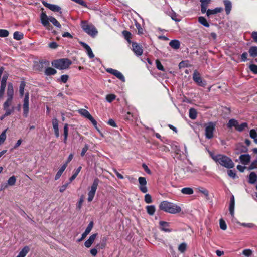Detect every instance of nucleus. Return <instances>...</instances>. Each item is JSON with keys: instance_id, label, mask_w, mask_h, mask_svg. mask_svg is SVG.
I'll return each mask as SVG.
<instances>
[{"instance_id": "obj_1", "label": "nucleus", "mask_w": 257, "mask_h": 257, "mask_svg": "<svg viewBox=\"0 0 257 257\" xmlns=\"http://www.w3.org/2000/svg\"><path fill=\"white\" fill-rule=\"evenodd\" d=\"M14 96V88L12 83H9L7 91V99L3 104V108L5 111L6 115H10L14 111V108H10L12 104Z\"/></svg>"}, {"instance_id": "obj_2", "label": "nucleus", "mask_w": 257, "mask_h": 257, "mask_svg": "<svg viewBox=\"0 0 257 257\" xmlns=\"http://www.w3.org/2000/svg\"><path fill=\"white\" fill-rule=\"evenodd\" d=\"M159 208L161 210L173 214L178 213L181 211V208L179 206L167 201L162 202Z\"/></svg>"}, {"instance_id": "obj_3", "label": "nucleus", "mask_w": 257, "mask_h": 257, "mask_svg": "<svg viewBox=\"0 0 257 257\" xmlns=\"http://www.w3.org/2000/svg\"><path fill=\"white\" fill-rule=\"evenodd\" d=\"M212 158L220 165L228 168L231 169L234 167V163L231 159L228 157L218 154L217 155H212L211 154Z\"/></svg>"}, {"instance_id": "obj_4", "label": "nucleus", "mask_w": 257, "mask_h": 257, "mask_svg": "<svg viewBox=\"0 0 257 257\" xmlns=\"http://www.w3.org/2000/svg\"><path fill=\"white\" fill-rule=\"evenodd\" d=\"M71 64V61L67 58L56 60L52 63L53 66L60 70L68 68Z\"/></svg>"}, {"instance_id": "obj_5", "label": "nucleus", "mask_w": 257, "mask_h": 257, "mask_svg": "<svg viewBox=\"0 0 257 257\" xmlns=\"http://www.w3.org/2000/svg\"><path fill=\"white\" fill-rule=\"evenodd\" d=\"M81 26L83 30L91 36H95L98 33L94 25L88 24L86 21H82Z\"/></svg>"}, {"instance_id": "obj_6", "label": "nucleus", "mask_w": 257, "mask_h": 257, "mask_svg": "<svg viewBox=\"0 0 257 257\" xmlns=\"http://www.w3.org/2000/svg\"><path fill=\"white\" fill-rule=\"evenodd\" d=\"M78 112L82 116L89 119L92 122L95 128L98 131H99V130L97 127V121L94 119V118L92 116V115L90 114L88 111L85 109H80L78 110Z\"/></svg>"}, {"instance_id": "obj_7", "label": "nucleus", "mask_w": 257, "mask_h": 257, "mask_svg": "<svg viewBox=\"0 0 257 257\" xmlns=\"http://www.w3.org/2000/svg\"><path fill=\"white\" fill-rule=\"evenodd\" d=\"M99 184V180L97 178L94 179L93 184L91 187L90 190L88 192V201L91 202L95 196L97 186Z\"/></svg>"}, {"instance_id": "obj_8", "label": "nucleus", "mask_w": 257, "mask_h": 257, "mask_svg": "<svg viewBox=\"0 0 257 257\" xmlns=\"http://www.w3.org/2000/svg\"><path fill=\"white\" fill-rule=\"evenodd\" d=\"M215 127V124L212 122L205 124V135L206 138L210 139L213 138Z\"/></svg>"}, {"instance_id": "obj_9", "label": "nucleus", "mask_w": 257, "mask_h": 257, "mask_svg": "<svg viewBox=\"0 0 257 257\" xmlns=\"http://www.w3.org/2000/svg\"><path fill=\"white\" fill-rule=\"evenodd\" d=\"M193 80L199 86L204 87L206 85V82L203 80L200 74L197 70H195L193 74Z\"/></svg>"}, {"instance_id": "obj_10", "label": "nucleus", "mask_w": 257, "mask_h": 257, "mask_svg": "<svg viewBox=\"0 0 257 257\" xmlns=\"http://www.w3.org/2000/svg\"><path fill=\"white\" fill-rule=\"evenodd\" d=\"M29 95L28 93H26L25 95L24 99V104H23V111H24V115L25 117L28 116L29 107Z\"/></svg>"}, {"instance_id": "obj_11", "label": "nucleus", "mask_w": 257, "mask_h": 257, "mask_svg": "<svg viewBox=\"0 0 257 257\" xmlns=\"http://www.w3.org/2000/svg\"><path fill=\"white\" fill-rule=\"evenodd\" d=\"M139 183V189L141 191L144 193H146L148 191V189L146 186L147 181L145 177H140L138 179Z\"/></svg>"}, {"instance_id": "obj_12", "label": "nucleus", "mask_w": 257, "mask_h": 257, "mask_svg": "<svg viewBox=\"0 0 257 257\" xmlns=\"http://www.w3.org/2000/svg\"><path fill=\"white\" fill-rule=\"evenodd\" d=\"M106 71L110 74H112L115 76L117 78L120 79L123 82L125 81V78L123 74L119 71L113 69L112 68H108L106 69Z\"/></svg>"}, {"instance_id": "obj_13", "label": "nucleus", "mask_w": 257, "mask_h": 257, "mask_svg": "<svg viewBox=\"0 0 257 257\" xmlns=\"http://www.w3.org/2000/svg\"><path fill=\"white\" fill-rule=\"evenodd\" d=\"M132 50L134 53L138 56H140L143 54L142 47L137 43H132Z\"/></svg>"}, {"instance_id": "obj_14", "label": "nucleus", "mask_w": 257, "mask_h": 257, "mask_svg": "<svg viewBox=\"0 0 257 257\" xmlns=\"http://www.w3.org/2000/svg\"><path fill=\"white\" fill-rule=\"evenodd\" d=\"M93 227V222L92 221L90 222L85 229V231L82 234L81 238H80L78 241H81L84 239L91 232L92 228Z\"/></svg>"}, {"instance_id": "obj_15", "label": "nucleus", "mask_w": 257, "mask_h": 257, "mask_svg": "<svg viewBox=\"0 0 257 257\" xmlns=\"http://www.w3.org/2000/svg\"><path fill=\"white\" fill-rule=\"evenodd\" d=\"M227 125L228 128L234 127L236 130L241 131V125H239L238 121L234 119L229 120Z\"/></svg>"}, {"instance_id": "obj_16", "label": "nucleus", "mask_w": 257, "mask_h": 257, "mask_svg": "<svg viewBox=\"0 0 257 257\" xmlns=\"http://www.w3.org/2000/svg\"><path fill=\"white\" fill-rule=\"evenodd\" d=\"M42 4L44 6L47 7L48 9L53 12H59L61 9V8L58 5L50 4L44 1L42 2Z\"/></svg>"}, {"instance_id": "obj_17", "label": "nucleus", "mask_w": 257, "mask_h": 257, "mask_svg": "<svg viewBox=\"0 0 257 257\" xmlns=\"http://www.w3.org/2000/svg\"><path fill=\"white\" fill-rule=\"evenodd\" d=\"M97 234L95 233L92 234L91 236H89V238L85 242L84 245L87 248H89L91 247L92 244L94 243L96 237H97Z\"/></svg>"}, {"instance_id": "obj_18", "label": "nucleus", "mask_w": 257, "mask_h": 257, "mask_svg": "<svg viewBox=\"0 0 257 257\" xmlns=\"http://www.w3.org/2000/svg\"><path fill=\"white\" fill-rule=\"evenodd\" d=\"M79 43L81 45V46H83V48H85V50H86L87 55H88L89 57L90 58H94V55L93 54V52L91 48L89 47V46L86 43L82 41L80 42Z\"/></svg>"}, {"instance_id": "obj_19", "label": "nucleus", "mask_w": 257, "mask_h": 257, "mask_svg": "<svg viewBox=\"0 0 257 257\" xmlns=\"http://www.w3.org/2000/svg\"><path fill=\"white\" fill-rule=\"evenodd\" d=\"M41 21L43 26L46 27H48L50 26V23L49 22V18L45 12H42L41 14Z\"/></svg>"}, {"instance_id": "obj_20", "label": "nucleus", "mask_w": 257, "mask_h": 257, "mask_svg": "<svg viewBox=\"0 0 257 257\" xmlns=\"http://www.w3.org/2000/svg\"><path fill=\"white\" fill-rule=\"evenodd\" d=\"M235 206L234 197L233 195H231L230 199V202L229 205V211L230 215L234 217V211Z\"/></svg>"}, {"instance_id": "obj_21", "label": "nucleus", "mask_w": 257, "mask_h": 257, "mask_svg": "<svg viewBox=\"0 0 257 257\" xmlns=\"http://www.w3.org/2000/svg\"><path fill=\"white\" fill-rule=\"evenodd\" d=\"M52 125L54 130V133L55 136L57 138L59 137V122L57 118H53L52 120Z\"/></svg>"}, {"instance_id": "obj_22", "label": "nucleus", "mask_w": 257, "mask_h": 257, "mask_svg": "<svg viewBox=\"0 0 257 257\" xmlns=\"http://www.w3.org/2000/svg\"><path fill=\"white\" fill-rule=\"evenodd\" d=\"M159 225L161 230L166 232H170L171 231V230L168 228L169 226V223L168 222L161 221L159 222Z\"/></svg>"}, {"instance_id": "obj_23", "label": "nucleus", "mask_w": 257, "mask_h": 257, "mask_svg": "<svg viewBox=\"0 0 257 257\" xmlns=\"http://www.w3.org/2000/svg\"><path fill=\"white\" fill-rule=\"evenodd\" d=\"M30 251V247L28 246H24L19 252L16 257H25Z\"/></svg>"}, {"instance_id": "obj_24", "label": "nucleus", "mask_w": 257, "mask_h": 257, "mask_svg": "<svg viewBox=\"0 0 257 257\" xmlns=\"http://www.w3.org/2000/svg\"><path fill=\"white\" fill-rule=\"evenodd\" d=\"M223 3L225 6V10L227 15H228L232 8V4L230 1L229 0H224Z\"/></svg>"}, {"instance_id": "obj_25", "label": "nucleus", "mask_w": 257, "mask_h": 257, "mask_svg": "<svg viewBox=\"0 0 257 257\" xmlns=\"http://www.w3.org/2000/svg\"><path fill=\"white\" fill-rule=\"evenodd\" d=\"M257 181V175L254 172H251L248 176V183L251 184H254Z\"/></svg>"}, {"instance_id": "obj_26", "label": "nucleus", "mask_w": 257, "mask_h": 257, "mask_svg": "<svg viewBox=\"0 0 257 257\" xmlns=\"http://www.w3.org/2000/svg\"><path fill=\"white\" fill-rule=\"evenodd\" d=\"M223 10V8L221 7H217L214 9H208L207 11V16H209L211 15H214L217 14L218 13H220L222 12Z\"/></svg>"}, {"instance_id": "obj_27", "label": "nucleus", "mask_w": 257, "mask_h": 257, "mask_svg": "<svg viewBox=\"0 0 257 257\" xmlns=\"http://www.w3.org/2000/svg\"><path fill=\"white\" fill-rule=\"evenodd\" d=\"M169 45L174 49H178L180 47V43L178 40H173L170 42Z\"/></svg>"}, {"instance_id": "obj_28", "label": "nucleus", "mask_w": 257, "mask_h": 257, "mask_svg": "<svg viewBox=\"0 0 257 257\" xmlns=\"http://www.w3.org/2000/svg\"><path fill=\"white\" fill-rule=\"evenodd\" d=\"M248 52L250 56L252 57H257V47L251 46L250 47Z\"/></svg>"}, {"instance_id": "obj_29", "label": "nucleus", "mask_w": 257, "mask_h": 257, "mask_svg": "<svg viewBox=\"0 0 257 257\" xmlns=\"http://www.w3.org/2000/svg\"><path fill=\"white\" fill-rule=\"evenodd\" d=\"M181 192L182 193L186 195H191L194 193L193 189L190 187L183 188L181 189Z\"/></svg>"}, {"instance_id": "obj_30", "label": "nucleus", "mask_w": 257, "mask_h": 257, "mask_svg": "<svg viewBox=\"0 0 257 257\" xmlns=\"http://www.w3.org/2000/svg\"><path fill=\"white\" fill-rule=\"evenodd\" d=\"M250 161V156L248 154L242 155V164L246 165Z\"/></svg>"}, {"instance_id": "obj_31", "label": "nucleus", "mask_w": 257, "mask_h": 257, "mask_svg": "<svg viewBox=\"0 0 257 257\" xmlns=\"http://www.w3.org/2000/svg\"><path fill=\"white\" fill-rule=\"evenodd\" d=\"M56 70L53 68L48 67L45 71V74L47 76L53 75L56 73Z\"/></svg>"}, {"instance_id": "obj_32", "label": "nucleus", "mask_w": 257, "mask_h": 257, "mask_svg": "<svg viewBox=\"0 0 257 257\" xmlns=\"http://www.w3.org/2000/svg\"><path fill=\"white\" fill-rule=\"evenodd\" d=\"M189 117L192 119H195L197 117V111L196 110L193 108H191L189 109Z\"/></svg>"}, {"instance_id": "obj_33", "label": "nucleus", "mask_w": 257, "mask_h": 257, "mask_svg": "<svg viewBox=\"0 0 257 257\" xmlns=\"http://www.w3.org/2000/svg\"><path fill=\"white\" fill-rule=\"evenodd\" d=\"M68 136V125L65 124L64 126V143L66 144Z\"/></svg>"}, {"instance_id": "obj_34", "label": "nucleus", "mask_w": 257, "mask_h": 257, "mask_svg": "<svg viewBox=\"0 0 257 257\" xmlns=\"http://www.w3.org/2000/svg\"><path fill=\"white\" fill-rule=\"evenodd\" d=\"M49 20L56 27L59 28L61 27V24L54 17H49Z\"/></svg>"}, {"instance_id": "obj_35", "label": "nucleus", "mask_w": 257, "mask_h": 257, "mask_svg": "<svg viewBox=\"0 0 257 257\" xmlns=\"http://www.w3.org/2000/svg\"><path fill=\"white\" fill-rule=\"evenodd\" d=\"M198 22L206 27H209V24L207 22V20L203 17L200 16L198 18Z\"/></svg>"}, {"instance_id": "obj_36", "label": "nucleus", "mask_w": 257, "mask_h": 257, "mask_svg": "<svg viewBox=\"0 0 257 257\" xmlns=\"http://www.w3.org/2000/svg\"><path fill=\"white\" fill-rule=\"evenodd\" d=\"M170 16H171L172 20L176 22H179L181 20L180 17L174 11H172L170 13Z\"/></svg>"}, {"instance_id": "obj_37", "label": "nucleus", "mask_w": 257, "mask_h": 257, "mask_svg": "<svg viewBox=\"0 0 257 257\" xmlns=\"http://www.w3.org/2000/svg\"><path fill=\"white\" fill-rule=\"evenodd\" d=\"M16 177L12 176L8 179L7 183L8 186H14L16 184Z\"/></svg>"}, {"instance_id": "obj_38", "label": "nucleus", "mask_w": 257, "mask_h": 257, "mask_svg": "<svg viewBox=\"0 0 257 257\" xmlns=\"http://www.w3.org/2000/svg\"><path fill=\"white\" fill-rule=\"evenodd\" d=\"M147 212L150 215H153L155 212V207L154 205H149L146 207Z\"/></svg>"}, {"instance_id": "obj_39", "label": "nucleus", "mask_w": 257, "mask_h": 257, "mask_svg": "<svg viewBox=\"0 0 257 257\" xmlns=\"http://www.w3.org/2000/svg\"><path fill=\"white\" fill-rule=\"evenodd\" d=\"M6 86V83L2 82L1 83V88H0V99H2L4 96L5 88Z\"/></svg>"}, {"instance_id": "obj_40", "label": "nucleus", "mask_w": 257, "mask_h": 257, "mask_svg": "<svg viewBox=\"0 0 257 257\" xmlns=\"http://www.w3.org/2000/svg\"><path fill=\"white\" fill-rule=\"evenodd\" d=\"M13 37L17 40H20L23 38V34L20 32L16 31L14 32Z\"/></svg>"}, {"instance_id": "obj_41", "label": "nucleus", "mask_w": 257, "mask_h": 257, "mask_svg": "<svg viewBox=\"0 0 257 257\" xmlns=\"http://www.w3.org/2000/svg\"><path fill=\"white\" fill-rule=\"evenodd\" d=\"M122 34L125 39L129 43H131L130 39L131 38V33L127 31H123Z\"/></svg>"}, {"instance_id": "obj_42", "label": "nucleus", "mask_w": 257, "mask_h": 257, "mask_svg": "<svg viewBox=\"0 0 257 257\" xmlns=\"http://www.w3.org/2000/svg\"><path fill=\"white\" fill-rule=\"evenodd\" d=\"M242 254L246 257H251L253 254L252 251L250 249H244L242 251Z\"/></svg>"}, {"instance_id": "obj_43", "label": "nucleus", "mask_w": 257, "mask_h": 257, "mask_svg": "<svg viewBox=\"0 0 257 257\" xmlns=\"http://www.w3.org/2000/svg\"><path fill=\"white\" fill-rule=\"evenodd\" d=\"M7 129L4 130L0 135V145L3 144V143L5 142V141L6 139V132Z\"/></svg>"}, {"instance_id": "obj_44", "label": "nucleus", "mask_w": 257, "mask_h": 257, "mask_svg": "<svg viewBox=\"0 0 257 257\" xmlns=\"http://www.w3.org/2000/svg\"><path fill=\"white\" fill-rule=\"evenodd\" d=\"M81 169H82V167L81 166H79L76 169L75 172L74 173V174L70 178V182L72 181L73 180H74L76 178V177L77 176L78 174L79 173V172L81 170Z\"/></svg>"}, {"instance_id": "obj_45", "label": "nucleus", "mask_w": 257, "mask_h": 257, "mask_svg": "<svg viewBox=\"0 0 257 257\" xmlns=\"http://www.w3.org/2000/svg\"><path fill=\"white\" fill-rule=\"evenodd\" d=\"M219 225L220 228L223 230H225L227 229L226 224L222 219L219 220Z\"/></svg>"}, {"instance_id": "obj_46", "label": "nucleus", "mask_w": 257, "mask_h": 257, "mask_svg": "<svg viewBox=\"0 0 257 257\" xmlns=\"http://www.w3.org/2000/svg\"><path fill=\"white\" fill-rule=\"evenodd\" d=\"M25 86V83L24 82H22L20 84L19 87L20 94L21 96H22L24 93V88Z\"/></svg>"}, {"instance_id": "obj_47", "label": "nucleus", "mask_w": 257, "mask_h": 257, "mask_svg": "<svg viewBox=\"0 0 257 257\" xmlns=\"http://www.w3.org/2000/svg\"><path fill=\"white\" fill-rule=\"evenodd\" d=\"M116 98V96L114 94H108L106 96V99L108 102H111Z\"/></svg>"}, {"instance_id": "obj_48", "label": "nucleus", "mask_w": 257, "mask_h": 257, "mask_svg": "<svg viewBox=\"0 0 257 257\" xmlns=\"http://www.w3.org/2000/svg\"><path fill=\"white\" fill-rule=\"evenodd\" d=\"M187 244L185 243H182L180 244L178 247V250L181 253L184 252L186 249Z\"/></svg>"}, {"instance_id": "obj_49", "label": "nucleus", "mask_w": 257, "mask_h": 257, "mask_svg": "<svg viewBox=\"0 0 257 257\" xmlns=\"http://www.w3.org/2000/svg\"><path fill=\"white\" fill-rule=\"evenodd\" d=\"M9 32L8 30L5 29H0V37H6L8 36Z\"/></svg>"}, {"instance_id": "obj_50", "label": "nucleus", "mask_w": 257, "mask_h": 257, "mask_svg": "<svg viewBox=\"0 0 257 257\" xmlns=\"http://www.w3.org/2000/svg\"><path fill=\"white\" fill-rule=\"evenodd\" d=\"M250 71L255 74H257V65L250 64L249 66Z\"/></svg>"}, {"instance_id": "obj_51", "label": "nucleus", "mask_w": 257, "mask_h": 257, "mask_svg": "<svg viewBox=\"0 0 257 257\" xmlns=\"http://www.w3.org/2000/svg\"><path fill=\"white\" fill-rule=\"evenodd\" d=\"M84 202V197L83 196H81L80 198L79 199V200L77 204V208L80 210L82 208L83 203Z\"/></svg>"}, {"instance_id": "obj_52", "label": "nucleus", "mask_w": 257, "mask_h": 257, "mask_svg": "<svg viewBox=\"0 0 257 257\" xmlns=\"http://www.w3.org/2000/svg\"><path fill=\"white\" fill-rule=\"evenodd\" d=\"M257 168V161L255 160L253 161L251 164L247 168L248 170H253L254 169Z\"/></svg>"}, {"instance_id": "obj_53", "label": "nucleus", "mask_w": 257, "mask_h": 257, "mask_svg": "<svg viewBox=\"0 0 257 257\" xmlns=\"http://www.w3.org/2000/svg\"><path fill=\"white\" fill-rule=\"evenodd\" d=\"M145 201L147 203H151L152 202V197L151 195L149 194H146L145 195V198H144Z\"/></svg>"}, {"instance_id": "obj_54", "label": "nucleus", "mask_w": 257, "mask_h": 257, "mask_svg": "<svg viewBox=\"0 0 257 257\" xmlns=\"http://www.w3.org/2000/svg\"><path fill=\"white\" fill-rule=\"evenodd\" d=\"M106 245V242L103 241L100 243L97 244L96 246V247L99 249H103L105 247Z\"/></svg>"}, {"instance_id": "obj_55", "label": "nucleus", "mask_w": 257, "mask_h": 257, "mask_svg": "<svg viewBox=\"0 0 257 257\" xmlns=\"http://www.w3.org/2000/svg\"><path fill=\"white\" fill-rule=\"evenodd\" d=\"M156 67L158 69L161 71H164V67L159 60H156Z\"/></svg>"}, {"instance_id": "obj_56", "label": "nucleus", "mask_w": 257, "mask_h": 257, "mask_svg": "<svg viewBox=\"0 0 257 257\" xmlns=\"http://www.w3.org/2000/svg\"><path fill=\"white\" fill-rule=\"evenodd\" d=\"M249 135L250 137L252 139H255V138H257V133L254 129H252L250 131Z\"/></svg>"}, {"instance_id": "obj_57", "label": "nucleus", "mask_w": 257, "mask_h": 257, "mask_svg": "<svg viewBox=\"0 0 257 257\" xmlns=\"http://www.w3.org/2000/svg\"><path fill=\"white\" fill-rule=\"evenodd\" d=\"M88 149H89L88 145L85 144V146L84 147V148L82 150V151H81V156H84L85 155L86 152L87 151Z\"/></svg>"}, {"instance_id": "obj_58", "label": "nucleus", "mask_w": 257, "mask_h": 257, "mask_svg": "<svg viewBox=\"0 0 257 257\" xmlns=\"http://www.w3.org/2000/svg\"><path fill=\"white\" fill-rule=\"evenodd\" d=\"M68 79V76L67 75H63L61 76V80L63 83H66Z\"/></svg>"}, {"instance_id": "obj_59", "label": "nucleus", "mask_w": 257, "mask_h": 257, "mask_svg": "<svg viewBox=\"0 0 257 257\" xmlns=\"http://www.w3.org/2000/svg\"><path fill=\"white\" fill-rule=\"evenodd\" d=\"M228 175L229 176L232 178H234L236 175L235 173L232 170H229L228 171Z\"/></svg>"}, {"instance_id": "obj_60", "label": "nucleus", "mask_w": 257, "mask_h": 257, "mask_svg": "<svg viewBox=\"0 0 257 257\" xmlns=\"http://www.w3.org/2000/svg\"><path fill=\"white\" fill-rule=\"evenodd\" d=\"M113 171L118 178L120 179H123L124 178L123 176L121 174H120L115 169H113Z\"/></svg>"}, {"instance_id": "obj_61", "label": "nucleus", "mask_w": 257, "mask_h": 257, "mask_svg": "<svg viewBox=\"0 0 257 257\" xmlns=\"http://www.w3.org/2000/svg\"><path fill=\"white\" fill-rule=\"evenodd\" d=\"M251 37L253 41L257 43V32L254 31L251 34Z\"/></svg>"}, {"instance_id": "obj_62", "label": "nucleus", "mask_w": 257, "mask_h": 257, "mask_svg": "<svg viewBox=\"0 0 257 257\" xmlns=\"http://www.w3.org/2000/svg\"><path fill=\"white\" fill-rule=\"evenodd\" d=\"M49 46L51 48L55 49L58 47V45L55 42H52L49 44Z\"/></svg>"}, {"instance_id": "obj_63", "label": "nucleus", "mask_w": 257, "mask_h": 257, "mask_svg": "<svg viewBox=\"0 0 257 257\" xmlns=\"http://www.w3.org/2000/svg\"><path fill=\"white\" fill-rule=\"evenodd\" d=\"M98 253V251H97V248H92L90 250V253L92 255L95 256L97 255Z\"/></svg>"}, {"instance_id": "obj_64", "label": "nucleus", "mask_w": 257, "mask_h": 257, "mask_svg": "<svg viewBox=\"0 0 257 257\" xmlns=\"http://www.w3.org/2000/svg\"><path fill=\"white\" fill-rule=\"evenodd\" d=\"M22 139L18 140L17 141V143H16V144L15 145V146H14L13 149H17L18 147H19L21 145V144H22Z\"/></svg>"}]
</instances>
